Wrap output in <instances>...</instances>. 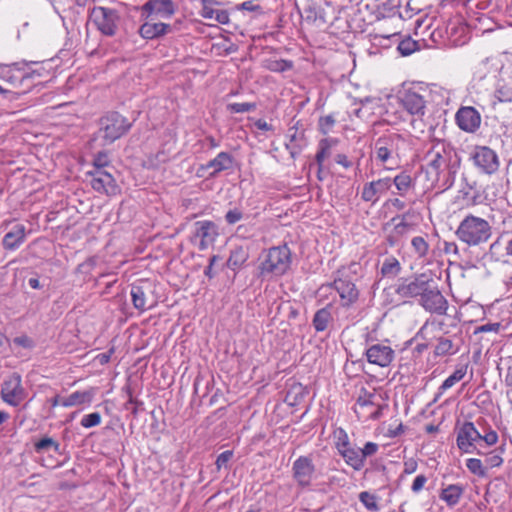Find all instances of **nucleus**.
I'll return each mask as SVG.
<instances>
[{
  "mask_svg": "<svg viewBox=\"0 0 512 512\" xmlns=\"http://www.w3.org/2000/svg\"><path fill=\"white\" fill-rule=\"evenodd\" d=\"M360 270V264L352 262L347 266H341L333 273V281L328 286L338 293L343 308H351L359 300L360 290L357 281L360 278Z\"/></svg>",
  "mask_w": 512,
  "mask_h": 512,
  "instance_id": "nucleus-1",
  "label": "nucleus"
},
{
  "mask_svg": "<svg viewBox=\"0 0 512 512\" xmlns=\"http://www.w3.org/2000/svg\"><path fill=\"white\" fill-rule=\"evenodd\" d=\"M292 263V253L287 244L274 246L263 251L259 256L257 277L272 280L288 272Z\"/></svg>",
  "mask_w": 512,
  "mask_h": 512,
  "instance_id": "nucleus-2",
  "label": "nucleus"
},
{
  "mask_svg": "<svg viewBox=\"0 0 512 512\" xmlns=\"http://www.w3.org/2000/svg\"><path fill=\"white\" fill-rule=\"evenodd\" d=\"M427 177L436 176L451 165L461 163V158L451 143L444 140L434 142L424 156Z\"/></svg>",
  "mask_w": 512,
  "mask_h": 512,
  "instance_id": "nucleus-3",
  "label": "nucleus"
},
{
  "mask_svg": "<svg viewBox=\"0 0 512 512\" xmlns=\"http://www.w3.org/2000/svg\"><path fill=\"white\" fill-rule=\"evenodd\" d=\"M457 238L468 246H480L492 237V226L484 218L468 214L455 232Z\"/></svg>",
  "mask_w": 512,
  "mask_h": 512,
  "instance_id": "nucleus-4",
  "label": "nucleus"
},
{
  "mask_svg": "<svg viewBox=\"0 0 512 512\" xmlns=\"http://www.w3.org/2000/svg\"><path fill=\"white\" fill-rule=\"evenodd\" d=\"M99 128L95 139H100L102 145H110L126 135L133 126V122L117 111H109L99 119Z\"/></svg>",
  "mask_w": 512,
  "mask_h": 512,
  "instance_id": "nucleus-5",
  "label": "nucleus"
},
{
  "mask_svg": "<svg viewBox=\"0 0 512 512\" xmlns=\"http://www.w3.org/2000/svg\"><path fill=\"white\" fill-rule=\"evenodd\" d=\"M27 66V62L0 66V79L9 85L10 89L23 88L20 92H17V94L25 93L31 86H25V83L29 81L34 75H41L38 70H33L31 72L28 71L26 69Z\"/></svg>",
  "mask_w": 512,
  "mask_h": 512,
  "instance_id": "nucleus-6",
  "label": "nucleus"
},
{
  "mask_svg": "<svg viewBox=\"0 0 512 512\" xmlns=\"http://www.w3.org/2000/svg\"><path fill=\"white\" fill-rule=\"evenodd\" d=\"M89 19L103 35L112 37L116 34L119 15L115 9L93 7L90 10Z\"/></svg>",
  "mask_w": 512,
  "mask_h": 512,
  "instance_id": "nucleus-7",
  "label": "nucleus"
},
{
  "mask_svg": "<svg viewBox=\"0 0 512 512\" xmlns=\"http://www.w3.org/2000/svg\"><path fill=\"white\" fill-rule=\"evenodd\" d=\"M418 304L431 314L445 315L448 309V301L432 278L418 299Z\"/></svg>",
  "mask_w": 512,
  "mask_h": 512,
  "instance_id": "nucleus-8",
  "label": "nucleus"
},
{
  "mask_svg": "<svg viewBox=\"0 0 512 512\" xmlns=\"http://www.w3.org/2000/svg\"><path fill=\"white\" fill-rule=\"evenodd\" d=\"M153 292V283L148 279H140L131 284L130 295L134 308L139 311L152 308L156 303Z\"/></svg>",
  "mask_w": 512,
  "mask_h": 512,
  "instance_id": "nucleus-9",
  "label": "nucleus"
},
{
  "mask_svg": "<svg viewBox=\"0 0 512 512\" xmlns=\"http://www.w3.org/2000/svg\"><path fill=\"white\" fill-rule=\"evenodd\" d=\"M1 399L13 406L17 407L26 398L27 393L22 386V378L19 373L11 374L1 385Z\"/></svg>",
  "mask_w": 512,
  "mask_h": 512,
  "instance_id": "nucleus-10",
  "label": "nucleus"
},
{
  "mask_svg": "<svg viewBox=\"0 0 512 512\" xmlns=\"http://www.w3.org/2000/svg\"><path fill=\"white\" fill-rule=\"evenodd\" d=\"M403 137L398 133L386 134L379 137L374 144L376 159L382 163L399 158V146L403 143Z\"/></svg>",
  "mask_w": 512,
  "mask_h": 512,
  "instance_id": "nucleus-11",
  "label": "nucleus"
},
{
  "mask_svg": "<svg viewBox=\"0 0 512 512\" xmlns=\"http://www.w3.org/2000/svg\"><path fill=\"white\" fill-rule=\"evenodd\" d=\"M473 164L484 174L492 175L499 169V158L488 146H475L471 153Z\"/></svg>",
  "mask_w": 512,
  "mask_h": 512,
  "instance_id": "nucleus-12",
  "label": "nucleus"
},
{
  "mask_svg": "<svg viewBox=\"0 0 512 512\" xmlns=\"http://www.w3.org/2000/svg\"><path fill=\"white\" fill-rule=\"evenodd\" d=\"M431 278L422 273L410 278L400 279V283L395 288V293L401 298H420Z\"/></svg>",
  "mask_w": 512,
  "mask_h": 512,
  "instance_id": "nucleus-13",
  "label": "nucleus"
},
{
  "mask_svg": "<svg viewBox=\"0 0 512 512\" xmlns=\"http://www.w3.org/2000/svg\"><path fill=\"white\" fill-rule=\"evenodd\" d=\"M316 467L310 456H299L292 465V477L301 488L312 485L315 477Z\"/></svg>",
  "mask_w": 512,
  "mask_h": 512,
  "instance_id": "nucleus-14",
  "label": "nucleus"
},
{
  "mask_svg": "<svg viewBox=\"0 0 512 512\" xmlns=\"http://www.w3.org/2000/svg\"><path fill=\"white\" fill-rule=\"evenodd\" d=\"M87 175L91 177V187L98 193H104L106 195H116L120 192L113 175L105 169L102 170H91L87 172Z\"/></svg>",
  "mask_w": 512,
  "mask_h": 512,
  "instance_id": "nucleus-15",
  "label": "nucleus"
},
{
  "mask_svg": "<svg viewBox=\"0 0 512 512\" xmlns=\"http://www.w3.org/2000/svg\"><path fill=\"white\" fill-rule=\"evenodd\" d=\"M482 434L476 429L473 422L465 421L457 431V447L463 453H474L476 442L481 441Z\"/></svg>",
  "mask_w": 512,
  "mask_h": 512,
  "instance_id": "nucleus-16",
  "label": "nucleus"
},
{
  "mask_svg": "<svg viewBox=\"0 0 512 512\" xmlns=\"http://www.w3.org/2000/svg\"><path fill=\"white\" fill-rule=\"evenodd\" d=\"M455 121L462 131L474 133L481 125V115L472 106H462L455 114Z\"/></svg>",
  "mask_w": 512,
  "mask_h": 512,
  "instance_id": "nucleus-17",
  "label": "nucleus"
},
{
  "mask_svg": "<svg viewBox=\"0 0 512 512\" xmlns=\"http://www.w3.org/2000/svg\"><path fill=\"white\" fill-rule=\"evenodd\" d=\"M176 11L173 0H148L141 7V17L148 19L153 14L161 18H170Z\"/></svg>",
  "mask_w": 512,
  "mask_h": 512,
  "instance_id": "nucleus-18",
  "label": "nucleus"
},
{
  "mask_svg": "<svg viewBox=\"0 0 512 512\" xmlns=\"http://www.w3.org/2000/svg\"><path fill=\"white\" fill-rule=\"evenodd\" d=\"M367 361L380 367H388L395 358L394 350L381 343L373 344L365 352Z\"/></svg>",
  "mask_w": 512,
  "mask_h": 512,
  "instance_id": "nucleus-19",
  "label": "nucleus"
},
{
  "mask_svg": "<svg viewBox=\"0 0 512 512\" xmlns=\"http://www.w3.org/2000/svg\"><path fill=\"white\" fill-rule=\"evenodd\" d=\"M234 158L228 152H220L214 159L208 161L206 164L201 165L197 169V176L203 177L204 174L201 173V170H209L212 169L211 172L208 173L207 178H215L217 175L222 172L229 170L233 167Z\"/></svg>",
  "mask_w": 512,
  "mask_h": 512,
  "instance_id": "nucleus-20",
  "label": "nucleus"
},
{
  "mask_svg": "<svg viewBox=\"0 0 512 512\" xmlns=\"http://www.w3.org/2000/svg\"><path fill=\"white\" fill-rule=\"evenodd\" d=\"M219 235L218 226L210 220L197 221L195 223L194 237L199 238V249L206 250L212 246Z\"/></svg>",
  "mask_w": 512,
  "mask_h": 512,
  "instance_id": "nucleus-21",
  "label": "nucleus"
},
{
  "mask_svg": "<svg viewBox=\"0 0 512 512\" xmlns=\"http://www.w3.org/2000/svg\"><path fill=\"white\" fill-rule=\"evenodd\" d=\"M401 106L411 115L422 118L426 111L423 96L413 90H405L399 97Z\"/></svg>",
  "mask_w": 512,
  "mask_h": 512,
  "instance_id": "nucleus-22",
  "label": "nucleus"
},
{
  "mask_svg": "<svg viewBox=\"0 0 512 512\" xmlns=\"http://www.w3.org/2000/svg\"><path fill=\"white\" fill-rule=\"evenodd\" d=\"M391 184L392 180L389 177L366 183L363 187L361 198L366 202L375 203L377 201L376 195L388 191Z\"/></svg>",
  "mask_w": 512,
  "mask_h": 512,
  "instance_id": "nucleus-23",
  "label": "nucleus"
},
{
  "mask_svg": "<svg viewBox=\"0 0 512 512\" xmlns=\"http://www.w3.org/2000/svg\"><path fill=\"white\" fill-rule=\"evenodd\" d=\"M25 236V226L22 224H16L9 232L4 235L2 245L4 249L13 251L25 241Z\"/></svg>",
  "mask_w": 512,
  "mask_h": 512,
  "instance_id": "nucleus-24",
  "label": "nucleus"
},
{
  "mask_svg": "<svg viewBox=\"0 0 512 512\" xmlns=\"http://www.w3.org/2000/svg\"><path fill=\"white\" fill-rule=\"evenodd\" d=\"M460 164L461 163L451 165L450 167H448V169L441 171L439 178H437L436 176H430L428 177V179L431 180L436 185H438V187L441 188L443 191H446L454 185L456 174L460 168Z\"/></svg>",
  "mask_w": 512,
  "mask_h": 512,
  "instance_id": "nucleus-25",
  "label": "nucleus"
},
{
  "mask_svg": "<svg viewBox=\"0 0 512 512\" xmlns=\"http://www.w3.org/2000/svg\"><path fill=\"white\" fill-rule=\"evenodd\" d=\"M393 228L389 231V233L385 237L386 244L389 247L398 246L401 240L405 237V235L412 228V225L408 222H398L393 224Z\"/></svg>",
  "mask_w": 512,
  "mask_h": 512,
  "instance_id": "nucleus-26",
  "label": "nucleus"
},
{
  "mask_svg": "<svg viewBox=\"0 0 512 512\" xmlns=\"http://www.w3.org/2000/svg\"><path fill=\"white\" fill-rule=\"evenodd\" d=\"M339 454L344 458L347 465L351 466L354 470H361L364 467L363 459L361 457L360 448L350 445L338 450Z\"/></svg>",
  "mask_w": 512,
  "mask_h": 512,
  "instance_id": "nucleus-27",
  "label": "nucleus"
},
{
  "mask_svg": "<svg viewBox=\"0 0 512 512\" xmlns=\"http://www.w3.org/2000/svg\"><path fill=\"white\" fill-rule=\"evenodd\" d=\"M94 394L95 392L93 389L87 391H75L68 397L63 398L61 405L63 407H72L82 404H90L93 400Z\"/></svg>",
  "mask_w": 512,
  "mask_h": 512,
  "instance_id": "nucleus-28",
  "label": "nucleus"
},
{
  "mask_svg": "<svg viewBox=\"0 0 512 512\" xmlns=\"http://www.w3.org/2000/svg\"><path fill=\"white\" fill-rule=\"evenodd\" d=\"M331 309L332 305L328 304L315 312L312 319V325L316 332H323L328 328L329 323L333 319Z\"/></svg>",
  "mask_w": 512,
  "mask_h": 512,
  "instance_id": "nucleus-29",
  "label": "nucleus"
},
{
  "mask_svg": "<svg viewBox=\"0 0 512 512\" xmlns=\"http://www.w3.org/2000/svg\"><path fill=\"white\" fill-rule=\"evenodd\" d=\"M249 253L242 246H237L231 250L226 266L236 272L240 269L248 260Z\"/></svg>",
  "mask_w": 512,
  "mask_h": 512,
  "instance_id": "nucleus-30",
  "label": "nucleus"
},
{
  "mask_svg": "<svg viewBox=\"0 0 512 512\" xmlns=\"http://www.w3.org/2000/svg\"><path fill=\"white\" fill-rule=\"evenodd\" d=\"M464 493V487L459 484H450L441 490L440 499L448 506H455Z\"/></svg>",
  "mask_w": 512,
  "mask_h": 512,
  "instance_id": "nucleus-31",
  "label": "nucleus"
},
{
  "mask_svg": "<svg viewBox=\"0 0 512 512\" xmlns=\"http://www.w3.org/2000/svg\"><path fill=\"white\" fill-rule=\"evenodd\" d=\"M308 394L307 388L300 383L293 384L288 390L285 402L290 406L300 404Z\"/></svg>",
  "mask_w": 512,
  "mask_h": 512,
  "instance_id": "nucleus-32",
  "label": "nucleus"
},
{
  "mask_svg": "<svg viewBox=\"0 0 512 512\" xmlns=\"http://www.w3.org/2000/svg\"><path fill=\"white\" fill-rule=\"evenodd\" d=\"M400 271L401 264L394 256L385 258L380 269L381 275L386 278H395Z\"/></svg>",
  "mask_w": 512,
  "mask_h": 512,
  "instance_id": "nucleus-33",
  "label": "nucleus"
},
{
  "mask_svg": "<svg viewBox=\"0 0 512 512\" xmlns=\"http://www.w3.org/2000/svg\"><path fill=\"white\" fill-rule=\"evenodd\" d=\"M138 33L145 40H154L161 38L162 35L160 31V22L152 23L146 21L139 27Z\"/></svg>",
  "mask_w": 512,
  "mask_h": 512,
  "instance_id": "nucleus-34",
  "label": "nucleus"
},
{
  "mask_svg": "<svg viewBox=\"0 0 512 512\" xmlns=\"http://www.w3.org/2000/svg\"><path fill=\"white\" fill-rule=\"evenodd\" d=\"M437 341V345L434 349L435 356H447L457 353L458 347H455L451 339L440 337Z\"/></svg>",
  "mask_w": 512,
  "mask_h": 512,
  "instance_id": "nucleus-35",
  "label": "nucleus"
},
{
  "mask_svg": "<svg viewBox=\"0 0 512 512\" xmlns=\"http://www.w3.org/2000/svg\"><path fill=\"white\" fill-rule=\"evenodd\" d=\"M294 64L291 60H285V59H266L264 61V67L271 71V72H277L282 73L288 70H291L293 68Z\"/></svg>",
  "mask_w": 512,
  "mask_h": 512,
  "instance_id": "nucleus-36",
  "label": "nucleus"
},
{
  "mask_svg": "<svg viewBox=\"0 0 512 512\" xmlns=\"http://www.w3.org/2000/svg\"><path fill=\"white\" fill-rule=\"evenodd\" d=\"M302 17L309 23H315L318 20L325 22L323 9L316 4H308L305 6Z\"/></svg>",
  "mask_w": 512,
  "mask_h": 512,
  "instance_id": "nucleus-37",
  "label": "nucleus"
},
{
  "mask_svg": "<svg viewBox=\"0 0 512 512\" xmlns=\"http://www.w3.org/2000/svg\"><path fill=\"white\" fill-rule=\"evenodd\" d=\"M170 155L165 151V149L159 150L157 153L150 155L145 161L144 166L148 169H157L161 164L169 161Z\"/></svg>",
  "mask_w": 512,
  "mask_h": 512,
  "instance_id": "nucleus-38",
  "label": "nucleus"
},
{
  "mask_svg": "<svg viewBox=\"0 0 512 512\" xmlns=\"http://www.w3.org/2000/svg\"><path fill=\"white\" fill-rule=\"evenodd\" d=\"M34 449L37 453H42L53 449L56 453L60 454V444L55 441L53 438L45 436L41 438L39 441L35 442Z\"/></svg>",
  "mask_w": 512,
  "mask_h": 512,
  "instance_id": "nucleus-39",
  "label": "nucleus"
},
{
  "mask_svg": "<svg viewBox=\"0 0 512 512\" xmlns=\"http://www.w3.org/2000/svg\"><path fill=\"white\" fill-rule=\"evenodd\" d=\"M336 141L333 139H322L319 142V150L315 156V160L317 165L319 166V172L322 170L323 161L326 157L330 155V149L332 146V143H335Z\"/></svg>",
  "mask_w": 512,
  "mask_h": 512,
  "instance_id": "nucleus-40",
  "label": "nucleus"
},
{
  "mask_svg": "<svg viewBox=\"0 0 512 512\" xmlns=\"http://www.w3.org/2000/svg\"><path fill=\"white\" fill-rule=\"evenodd\" d=\"M466 374V367L456 369L448 378H446L442 385L439 387L440 393L454 386L457 382L462 380Z\"/></svg>",
  "mask_w": 512,
  "mask_h": 512,
  "instance_id": "nucleus-41",
  "label": "nucleus"
},
{
  "mask_svg": "<svg viewBox=\"0 0 512 512\" xmlns=\"http://www.w3.org/2000/svg\"><path fill=\"white\" fill-rule=\"evenodd\" d=\"M495 98L499 102H512V82H499L495 90Z\"/></svg>",
  "mask_w": 512,
  "mask_h": 512,
  "instance_id": "nucleus-42",
  "label": "nucleus"
},
{
  "mask_svg": "<svg viewBox=\"0 0 512 512\" xmlns=\"http://www.w3.org/2000/svg\"><path fill=\"white\" fill-rule=\"evenodd\" d=\"M392 182L399 191V194L402 196L409 190V188L412 185L411 176L406 172H402L399 175H397Z\"/></svg>",
  "mask_w": 512,
  "mask_h": 512,
  "instance_id": "nucleus-43",
  "label": "nucleus"
},
{
  "mask_svg": "<svg viewBox=\"0 0 512 512\" xmlns=\"http://www.w3.org/2000/svg\"><path fill=\"white\" fill-rule=\"evenodd\" d=\"M411 245L414 250V253L419 258H424L427 256L428 251H429V244L423 237L416 236V237L412 238Z\"/></svg>",
  "mask_w": 512,
  "mask_h": 512,
  "instance_id": "nucleus-44",
  "label": "nucleus"
},
{
  "mask_svg": "<svg viewBox=\"0 0 512 512\" xmlns=\"http://www.w3.org/2000/svg\"><path fill=\"white\" fill-rule=\"evenodd\" d=\"M359 501L369 511H379L380 510V507L377 503V496L368 491H363L359 494Z\"/></svg>",
  "mask_w": 512,
  "mask_h": 512,
  "instance_id": "nucleus-45",
  "label": "nucleus"
},
{
  "mask_svg": "<svg viewBox=\"0 0 512 512\" xmlns=\"http://www.w3.org/2000/svg\"><path fill=\"white\" fill-rule=\"evenodd\" d=\"M399 2L398 0H386L382 2L380 9L383 17H393L398 14L400 17H403L402 14L398 10Z\"/></svg>",
  "mask_w": 512,
  "mask_h": 512,
  "instance_id": "nucleus-46",
  "label": "nucleus"
},
{
  "mask_svg": "<svg viewBox=\"0 0 512 512\" xmlns=\"http://www.w3.org/2000/svg\"><path fill=\"white\" fill-rule=\"evenodd\" d=\"M467 469L478 477H485L487 475V469L483 466V463L478 458H470L466 461Z\"/></svg>",
  "mask_w": 512,
  "mask_h": 512,
  "instance_id": "nucleus-47",
  "label": "nucleus"
},
{
  "mask_svg": "<svg viewBox=\"0 0 512 512\" xmlns=\"http://www.w3.org/2000/svg\"><path fill=\"white\" fill-rule=\"evenodd\" d=\"M417 42L410 37L401 40L397 46V50L402 56H408L417 49Z\"/></svg>",
  "mask_w": 512,
  "mask_h": 512,
  "instance_id": "nucleus-48",
  "label": "nucleus"
},
{
  "mask_svg": "<svg viewBox=\"0 0 512 512\" xmlns=\"http://www.w3.org/2000/svg\"><path fill=\"white\" fill-rule=\"evenodd\" d=\"M484 462L486 464V469L500 467L503 463V458L500 456V452L498 450H491L486 454Z\"/></svg>",
  "mask_w": 512,
  "mask_h": 512,
  "instance_id": "nucleus-49",
  "label": "nucleus"
},
{
  "mask_svg": "<svg viewBox=\"0 0 512 512\" xmlns=\"http://www.w3.org/2000/svg\"><path fill=\"white\" fill-rule=\"evenodd\" d=\"M256 103H229L227 110L231 113H245L256 109Z\"/></svg>",
  "mask_w": 512,
  "mask_h": 512,
  "instance_id": "nucleus-50",
  "label": "nucleus"
},
{
  "mask_svg": "<svg viewBox=\"0 0 512 512\" xmlns=\"http://www.w3.org/2000/svg\"><path fill=\"white\" fill-rule=\"evenodd\" d=\"M94 170H102L110 165V160L106 151H99L93 157Z\"/></svg>",
  "mask_w": 512,
  "mask_h": 512,
  "instance_id": "nucleus-51",
  "label": "nucleus"
},
{
  "mask_svg": "<svg viewBox=\"0 0 512 512\" xmlns=\"http://www.w3.org/2000/svg\"><path fill=\"white\" fill-rule=\"evenodd\" d=\"M335 122H336V120L333 117V115H326V116L320 117L319 122H318L319 131L323 135L328 134L332 130L333 126L335 125Z\"/></svg>",
  "mask_w": 512,
  "mask_h": 512,
  "instance_id": "nucleus-52",
  "label": "nucleus"
},
{
  "mask_svg": "<svg viewBox=\"0 0 512 512\" xmlns=\"http://www.w3.org/2000/svg\"><path fill=\"white\" fill-rule=\"evenodd\" d=\"M101 414L99 412H93L85 415L81 419V426L84 428H92L98 426L101 423Z\"/></svg>",
  "mask_w": 512,
  "mask_h": 512,
  "instance_id": "nucleus-53",
  "label": "nucleus"
},
{
  "mask_svg": "<svg viewBox=\"0 0 512 512\" xmlns=\"http://www.w3.org/2000/svg\"><path fill=\"white\" fill-rule=\"evenodd\" d=\"M202 2V17L206 19H213L215 16L216 9H213L214 4H218L216 0H201Z\"/></svg>",
  "mask_w": 512,
  "mask_h": 512,
  "instance_id": "nucleus-54",
  "label": "nucleus"
},
{
  "mask_svg": "<svg viewBox=\"0 0 512 512\" xmlns=\"http://www.w3.org/2000/svg\"><path fill=\"white\" fill-rule=\"evenodd\" d=\"M126 391L128 393L129 399H128L127 403L125 404V407L128 408L129 404H133V409H132L131 413L136 417L138 415L139 409L143 406L144 403H143V401L138 400L133 397L131 388L129 386L126 387Z\"/></svg>",
  "mask_w": 512,
  "mask_h": 512,
  "instance_id": "nucleus-55",
  "label": "nucleus"
},
{
  "mask_svg": "<svg viewBox=\"0 0 512 512\" xmlns=\"http://www.w3.org/2000/svg\"><path fill=\"white\" fill-rule=\"evenodd\" d=\"M232 457H233V451H231V450H226V451L220 453L217 456V459L215 462L217 469L220 470L223 467L227 468V464L232 459Z\"/></svg>",
  "mask_w": 512,
  "mask_h": 512,
  "instance_id": "nucleus-56",
  "label": "nucleus"
},
{
  "mask_svg": "<svg viewBox=\"0 0 512 512\" xmlns=\"http://www.w3.org/2000/svg\"><path fill=\"white\" fill-rule=\"evenodd\" d=\"M336 434V448L337 450L345 448L346 446L350 445L348 435L346 431L343 428H338V430L335 432Z\"/></svg>",
  "mask_w": 512,
  "mask_h": 512,
  "instance_id": "nucleus-57",
  "label": "nucleus"
},
{
  "mask_svg": "<svg viewBox=\"0 0 512 512\" xmlns=\"http://www.w3.org/2000/svg\"><path fill=\"white\" fill-rule=\"evenodd\" d=\"M221 260L219 255H212L209 258V263L207 267L204 269V275L209 279H212L216 276L217 272L214 271V265Z\"/></svg>",
  "mask_w": 512,
  "mask_h": 512,
  "instance_id": "nucleus-58",
  "label": "nucleus"
},
{
  "mask_svg": "<svg viewBox=\"0 0 512 512\" xmlns=\"http://www.w3.org/2000/svg\"><path fill=\"white\" fill-rule=\"evenodd\" d=\"M13 342L14 344L26 349H33L35 347L34 340L27 335L15 337Z\"/></svg>",
  "mask_w": 512,
  "mask_h": 512,
  "instance_id": "nucleus-59",
  "label": "nucleus"
},
{
  "mask_svg": "<svg viewBox=\"0 0 512 512\" xmlns=\"http://www.w3.org/2000/svg\"><path fill=\"white\" fill-rule=\"evenodd\" d=\"M243 218V213L240 209L235 208L229 210L225 215V220L228 224L233 225Z\"/></svg>",
  "mask_w": 512,
  "mask_h": 512,
  "instance_id": "nucleus-60",
  "label": "nucleus"
},
{
  "mask_svg": "<svg viewBox=\"0 0 512 512\" xmlns=\"http://www.w3.org/2000/svg\"><path fill=\"white\" fill-rule=\"evenodd\" d=\"M360 451L363 463L365 464V459L378 451V445L374 442H367Z\"/></svg>",
  "mask_w": 512,
  "mask_h": 512,
  "instance_id": "nucleus-61",
  "label": "nucleus"
},
{
  "mask_svg": "<svg viewBox=\"0 0 512 512\" xmlns=\"http://www.w3.org/2000/svg\"><path fill=\"white\" fill-rule=\"evenodd\" d=\"M426 482H427V477L425 475L421 474V475L416 476V478L414 479V481L412 483L411 490L414 493H418L419 491L422 490V488L424 487Z\"/></svg>",
  "mask_w": 512,
  "mask_h": 512,
  "instance_id": "nucleus-62",
  "label": "nucleus"
},
{
  "mask_svg": "<svg viewBox=\"0 0 512 512\" xmlns=\"http://www.w3.org/2000/svg\"><path fill=\"white\" fill-rule=\"evenodd\" d=\"M374 396L375 395L373 393H368V392L365 391V395L364 396H359L358 397L357 404L362 406V407L373 406V405H375V403L373 401Z\"/></svg>",
  "mask_w": 512,
  "mask_h": 512,
  "instance_id": "nucleus-63",
  "label": "nucleus"
},
{
  "mask_svg": "<svg viewBox=\"0 0 512 512\" xmlns=\"http://www.w3.org/2000/svg\"><path fill=\"white\" fill-rule=\"evenodd\" d=\"M505 384L508 387L507 396L509 398V401L512 403V366H510L507 370Z\"/></svg>",
  "mask_w": 512,
  "mask_h": 512,
  "instance_id": "nucleus-64",
  "label": "nucleus"
}]
</instances>
